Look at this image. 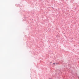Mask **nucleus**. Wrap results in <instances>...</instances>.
<instances>
[{
    "label": "nucleus",
    "instance_id": "f257e3e1",
    "mask_svg": "<svg viewBox=\"0 0 79 79\" xmlns=\"http://www.w3.org/2000/svg\"><path fill=\"white\" fill-rule=\"evenodd\" d=\"M53 64H55V63H53Z\"/></svg>",
    "mask_w": 79,
    "mask_h": 79
}]
</instances>
